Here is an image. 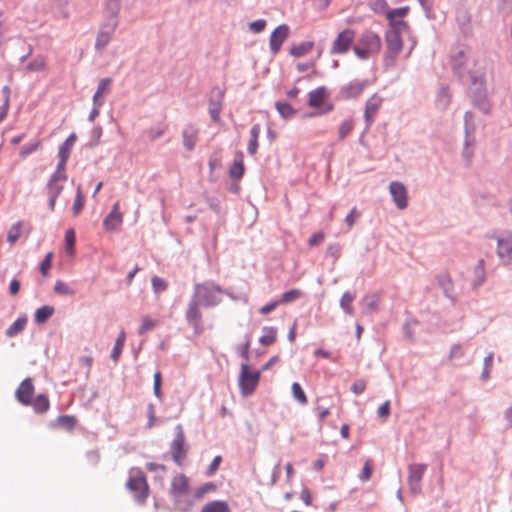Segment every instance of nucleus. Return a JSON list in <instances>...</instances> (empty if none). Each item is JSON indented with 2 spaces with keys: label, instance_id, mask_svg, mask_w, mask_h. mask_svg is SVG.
<instances>
[{
  "label": "nucleus",
  "instance_id": "nucleus-64",
  "mask_svg": "<svg viewBox=\"0 0 512 512\" xmlns=\"http://www.w3.org/2000/svg\"><path fill=\"white\" fill-rule=\"evenodd\" d=\"M63 188H64L63 185L59 184V183L48 182L46 185V190H47L48 196L58 197L61 194Z\"/></svg>",
  "mask_w": 512,
  "mask_h": 512
},
{
  "label": "nucleus",
  "instance_id": "nucleus-12",
  "mask_svg": "<svg viewBox=\"0 0 512 512\" xmlns=\"http://www.w3.org/2000/svg\"><path fill=\"white\" fill-rule=\"evenodd\" d=\"M34 384L30 377L25 378L16 389L15 397L19 403L24 406H30L32 404V398L34 395Z\"/></svg>",
  "mask_w": 512,
  "mask_h": 512
},
{
  "label": "nucleus",
  "instance_id": "nucleus-2",
  "mask_svg": "<svg viewBox=\"0 0 512 512\" xmlns=\"http://www.w3.org/2000/svg\"><path fill=\"white\" fill-rule=\"evenodd\" d=\"M467 84L471 88V100L473 105L482 113L489 114L492 105L488 99L484 74L470 75V80Z\"/></svg>",
  "mask_w": 512,
  "mask_h": 512
},
{
  "label": "nucleus",
  "instance_id": "nucleus-54",
  "mask_svg": "<svg viewBox=\"0 0 512 512\" xmlns=\"http://www.w3.org/2000/svg\"><path fill=\"white\" fill-rule=\"evenodd\" d=\"M498 12L503 16L507 17L512 14V0H498L497 4Z\"/></svg>",
  "mask_w": 512,
  "mask_h": 512
},
{
  "label": "nucleus",
  "instance_id": "nucleus-6",
  "mask_svg": "<svg viewBox=\"0 0 512 512\" xmlns=\"http://www.w3.org/2000/svg\"><path fill=\"white\" fill-rule=\"evenodd\" d=\"M175 437L170 443V452L173 461L181 466L183 460L186 458L188 453V447L185 446L186 438L184 429L181 424H177L174 428Z\"/></svg>",
  "mask_w": 512,
  "mask_h": 512
},
{
  "label": "nucleus",
  "instance_id": "nucleus-52",
  "mask_svg": "<svg viewBox=\"0 0 512 512\" xmlns=\"http://www.w3.org/2000/svg\"><path fill=\"white\" fill-rule=\"evenodd\" d=\"M152 289L154 293L159 294L168 288V283L161 277L154 276L151 279Z\"/></svg>",
  "mask_w": 512,
  "mask_h": 512
},
{
  "label": "nucleus",
  "instance_id": "nucleus-36",
  "mask_svg": "<svg viewBox=\"0 0 512 512\" xmlns=\"http://www.w3.org/2000/svg\"><path fill=\"white\" fill-rule=\"evenodd\" d=\"M264 334L259 338V343L263 346H270L276 341L277 329L273 326H264Z\"/></svg>",
  "mask_w": 512,
  "mask_h": 512
},
{
  "label": "nucleus",
  "instance_id": "nucleus-35",
  "mask_svg": "<svg viewBox=\"0 0 512 512\" xmlns=\"http://www.w3.org/2000/svg\"><path fill=\"white\" fill-rule=\"evenodd\" d=\"M408 12H409L408 6H403V7L388 10L386 13V18L389 21L388 26H392L393 23L405 22L404 20H398L396 18L397 17L403 18L408 14Z\"/></svg>",
  "mask_w": 512,
  "mask_h": 512
},
{
  "label": "nucleus",
  "instance_id": "nucleus-34",
  "mask_svg": "<svg viewBox=\"0 0 512 512\" xmlns=\"http://www.w3.org/2000/svg\"><path fill=\"white\" fill-rule=\"evenodd\" d=\"M33 410L37 414H43L48 411L50 402L46 394H39L36 398L32 399Z\"/></svg>",
  "mask_w": 512,
  "mask_h": 512
},
{
  "label": "nucleus",
  "instance_id": "nucleus-57",
  "mask_svg": "<svg viewBox=\"0 0 512 512\" xmlns=\"http://www.w3.org/2000/svg\"><path fill=\"white\" fill-rule=\"evenodd\" d=\"M400 53H390L389 50H386L383 55V66L388 68H393L396 65V59Z\"/></svg>",
  "mask_w": 512,
  "mask_h": 512
},
{
  "label": "nucleus",
  "instance_id": "nucleus-14",
  "mask_svg": "<svg viewBox=\"0 0 512 512\" xmlns=\"http://www.w3.org/2000/svg\"><path fill=\"white\" fill-rule=\"evenodd\" d=\"M289 35V27L286 24L277 26L270 35V51L273 55H276Z\"/></svg>",
  "mask_w": 512,
  "mask_h": 512
},
{
  "label": "nucleus",
  "instance_id": "nucleus-51",
  "mask_svg": "<svg viewBox=\"0 0 512 512\" xmlns=\"http://www.w3.org/2000/svg\"><path fill=\"white\" fill-rule=\"evenodd\" d=\"M76 242L75 232L73 229H68L65 232V247L66 252L70 255L74 253V246Z\"/></svg>",
  "mask_w": 512,
  "mask_h": 512
},
{
  "label": "nucleus",
  "instance_id": "nucleus-31",
  "mask_svg": "<svg viewBox=\"0 0 512 512\" xmlns=\"http://www.w3.org/2000/svg\"><path fill=\"white\" fill-rule=\"evenodd\" d=\"M381 300L380 293H372L365 295L363 298V303L365 305V312L372 314L378 311L379 303Z\"/></svg>",
  "mask_w": 512,
  "mask_h": 512
},
{
  "label": "nucleus",
  "instance_id": "nucleus-55",
  "mask_svg": "<svg viewBox=\"0 0 512 512\" xmlns=\"http://www.w3.org/2000/svg\"><path fill=\"white\" fill-rule=\"evenodd\" d=\"M21 235V222L15 223L8 231L7 240L9 243L14 244Z\"/></svg>",
  "mask_w": 512,
  "mask_h": 512
},
{
  "label": "nucleus",
  "instance_id": "nucleus-46",
  "mask_svg": "<svg viewBox=\"0 0 512 512\" xmlns=\"http://www.w3.org/2000/svg\"><path fill=\"white\" fill-rule=\"evenodd\" d=\"M291 390L292 395L296 401H298L302 405H306L308 403L307 396L298 382L292 383Z\"/></svg>",
  "mask_w": 512,
  "mask_h": 512
},
{
  "label": "nucleus",
  "instance_id": "nucleus-26",
  "mask_svg": "<svg viewBox=\"0 0 512 512\" xmlns=\"http://www.w3.org/2000/svg\"><path fill=\"white\" fill-rule=\"evenodd\" d=\"M121 7V0H108L106 4L107 23H115L118 26V14Z\"/></svg>",
  "mask_w": 512,
  "mask_h": 512
},
{
  "label": "nucleus",
  "instance_id": "nucleus-38",
  "mask_svg": "<svg viewBox=\"0 0 512 512\" xmlns=\"http://www.w3.org/2000/svg\"><path fill=\"white\" fill-rule=\"evenodd\" d=\"M451 101V94L449 92V88L446 86H442L437 94L436 98V104L438 107H440L442 110H445Z\"/></svg>",
  "mask_w": 512,
  "mask_h": 512
},
{
  "label": "nucleus",
  "instance_id": "nucleus-39",
  "mask_svg": "<svg viewBox=\"0 0 512 512\" xmlns=\"http://www.w3.org/2000/svg\"><path fill=\"white\" fill-rule=\"evenodd\" d=\"M125 338H126V334L125 332L122 330L116 341H115V344H114V347L111 351V354H110V357L111 359L114 361V362H118L119 358H120V355H121V352H122V349L124 347V343H125Z\"/></svg>",
  "mask_w": 512,
  "mask_h": 512
},
{
  "label": "nucleus",
  "instance_id": "nucleus-18",
  "mask_svg": "<svg viewBox=\"0 0 512 512\" xmlns=\"http://www.w3.org/2000/svg\"><path fill=\"white\" fill-rule=\"evenodd\" d=\"M123 223V216L119 212V202H116L111 211L103 220V228L108 232L116 231Z\"/></svg>",
  "mask_w": 512,
  "mask_h": 512
},
{
  "label": "nucleus",
  "instance_id": "nucleus-47",
  "mask_svg": "<svg viewBox=\"0 0 512 512\" xmlns=\"http://www.w3.org/2000/svg\"><path fill=\"white\" fill-rule=\"evenodd\" d=\"M493 357L494 353L489 352L488 355L484 358L483 370L480 376L482 381H487L490 378V369L493 365Z\"/></svg>",
  "mask_w": 512,
  "mask_h": 512
},
{
  "label": "nucleus",
  "instance_id": "nucleus-10",
  "mask_svg": "<svg viewBox=\"0 0 512 512\" xmlns=\"http://www.w3.org/2000/svg\"><path fill=\"white\" fill-rule=\"evenodd\" d=\"M223 100L224 90L219 86L213 87L208 101V112L211 120L215 123L220 121V113L223 108Z\"/></svg>",
  "mask_w": 512,
  "mask_h": 512
},
{
  "label": "nucleus",
  "instance_id": "nucleus-58",
  "mask_svg": "<svg viewBox=\"0 0 512 512\" xmlns=\"http://www.w3.org/2000/svg\"><path fill=\"white\" fill-rule=\"evenodd\" d=\"M370 8L377 14H384L388 11V3L386 0H374L371 2Z\"/></svg>",
  "mask_w": 512,
  "mask_h": 512
},
{
  "label": "nucleus",
  "instance_id": "nucleus-1",
  "mask_svg": "<svg viewBox=\"0 0 512 512\" xmlns=\"http://www.w3.org/2000/svg\"><path fill=\"white\" fill-rule=\"evenodd\" d=\"M224 293L225 291L220 285L212 280H207L194 285L192 297H195L202 306L210 308L221 303V295Z\"/></svg>",
  "mask_w": 512,
  "mask_h": 512
},
{
  "label": "nucleus",
  "instance_id": "nucleus-5",
  "mask_svg": "<svg viewBox=\"0 0 512 512\" xmlns=\"http://www.w3.org/2000/svg\"><path fill=\"white\" fill-rule=\"evenodd\" d=\"M330 93L325 86L317 87L308 93V105L318 109V113H329L334 110V104L329 102Z\"/></svg>",
  "mask_w": 512,
  "mask_h": 512
},
{
  "label": "nucleus",
  "instance_id": "nucleus-21",
  "mask_svg": "<svg viewBox=\"0 0 512 512\" xmlns=\"http://www.w3.org/2000/svg\"><path fill=\"white\" fill-rule=\"evenodd\" d=\"M497 254L499 258L505 263L509 264L512 260V236L498 238L497 240Z\"/></svg>",
  "mask_w": 512,
  "mask_h": 512
},
{
  "label": "nucleus",
  "instance_id": "nucleus-30",
  "mask_svg": "<svg viewBox=\"0 0 512 512\" xmlns=\"http://www.w3.org/2000/svg\"><path fill=\"white\" fill-rule=\"evenodd\" d=\"M112 84L111 78H102L99 83L96 92L93 95V103L96 105H103L104 101L100 99V96L103 93H108L110 91V86Z\"/></svg>",
  "mask_w": 512,
  "mask_h": 512
},
{
  "label": "nucleus",
  "instance_id": "nucleus-41",
  "mask_svg": "<svg viewBox=\"0 0 512 512\" xmlns=\"http://www.w3.org/2000/svg\"><path fill=\"white\" fill-rule=\"evenodd\" d=\"M355 297V294L346 291L342 294V297L340 299V307L348 315L353 314L352 303L355 300Z\"/></svg>",
  "mask_w": 512,
  "mask_h": 512
},
{
  "label": "nucleus",
  "instance_id": "nucleus-23",
  "mask_svg": "<svg viewBox=\"0 0 512 512\" xmlns=\"http://www.w3.org/2000/svg\"><path fill=\"white\" fill-rule=\"evenodd\" d=\"M243 159H244L243 152L237 151L235 154L234 161L229 168V176L234 181H239L244 175L245 167H244Z\"/></svg>",
  "mask_w": 512,
  "mask_h": 512
},
{
  "label": "nucleus",
  "instance_id": "nucleus-44",
  "mask_svg": "<svg viewBox=\"0 0 512 512\" xmlns=\"http://www.w3.org/2000/svg\"><path fill=\"white\" fill-rule=\"evenodd\" d=\"M475 279L473 281V287L477 288L485 282V267L484 260L480 259L474 268Z\"/></svg>",
  "mask_w": 512,
  "mask_h": 512
},
{
  "label": "nucleus",
  "instance_id": "nucleus-45",
  "mask_svg": "<svg viewBox=\"0 0 512 512\" xmlns=\"http://www.w3.org/2000/svg\"><path fill=\"white\" fill-rule=\"evenodd\" d=\"M46 63L45 59L41 55H37L35 58L30 61L27 66L26 70L30 72H40L45 69Z\"/></svg>",
  "mask_w": 512,
  "mask_h": 512
},
{
  "label": "nucleus",
  "instance_id": "nucleus-8",
  "mask_svg": "<svg viewBox=\"0 0 512 512\" xmlns=\"http://www.w3.org/2000/svg\"><path fill=\"white\" fill-rule=\"evenodd\" d=\"M126 487L133 493L134 500L138 504L142 505L146 502L149 495V486L142 472H139L137 476L129 477Z\"/></svg>",
  "mask_w": 512,
  "mask_h": 512
},
{
  "label": "nucleus",
  "instance_id": "nucleus-53",
  "mask_svg": "<svg viewBox=\"0 0 512 512\" xmlns=\"http://www.w3.org/2000/svg\"><path fill=\"white\" fill-rule=\"evenodd\" d=\"M217 486L214 482H207L198 487L194 492V497L197 499L202 498L206 493L216 490Z\"/></svg>",
  "mask_w": 512,
  "mask_h": 512
},
{
  "label": "nucleus",
  "instance_id": "nucleus-25",
  "mask_svg": "<svg viewBox=\"0 0 512 512\" xmlns=\"http://www.w3.org/2000/svg\"><path fill=\"white\" fill-rule=\"evenodd\" d=\"M182 139L186 150L193 151L195 149L198 140V130L194 127V125L189 124L183 129Z\"/></svg>",
  "mask_w": 512,
  "mask_h": 512
},
{
  "label": "nucleus",
  "instance_id": "nucleus-56",
  "mask_svg": "<svg viewBox=\"0 0 512 512\" xmlns=\"http://www.w3.org/2000/svg\"><path fill=\"white\" fill-rule=\"evenodd\" d=\"M474 132H475L474 124H464V133H465L464 144H465V146L474 145V142H475V139L473 136Z\"/></svg>",
  "mask_w": 512,
  "mask_h": 512
},
{
  "label": "nucleus",
  "instance_id": "nucleus-24",
  "mask_svg": "<svg viewBox=\"0 0 512 512\" xmlns=\"http://www.w3.org/2000/svg\"><path fill=\"white\" fill-rule=\"evenodd\" d=\"M77 424V418L74 415H59L55 420L51 421L50 428H60L65 431H72Z\"/></svg>",
  "mask_w": 512,
  "mask_h": 512
},
{
  "label": "nucleus",
  "instance_id": "nucleus-48",
  "mask_svg": "<svg viewBox=\"0 0 512 512\" xmlns=\"http://www.w3.org/2000/svg\"><path fill=\"white\" fill-rule=\"evenodd\" d=\"M84 196L82 193L81 186L79 185L76 190L72 211L74 215H78L84 207Z\"/></svg>",
  "mask_w": 512,
  "mask_h": 512
},
{
  "label": "nucleus",
  "instance_id": "nucleus-29",
  "mask_svg": "<svg viewBox=\"0 0 512 512\" xmlns=\"http://www.w3.org/2000/svg\"><path fill=\"white\" fill-rule=\"evenodd\" d=\"M27 324V316L25 314L19 316L7 329L6 336L12 338L21 333Z\"/></svg>",
  "mask_w": 512,
  "mask_h": 512
},
{
  "label": "nucleus",
  "instance_id": "nucleus-19",
  "mask_svg": "<svg viewBox=\"0 0 512 512\" xmlns=\"http://www.w3.org/2000/svg\"><path fill=\"white\" fill-rule=\"evenodd\" d=\"M437 284L442 289L443 294L447 297L452 304H456L457 295L454 292V284L451 276L447 272H442L436 276Z\"/></svg>",
  "mask_w": 512,
  "mask_h": 512
},
{
  "label": "nucleus",
  "instance_id": "nucleus-32",
  "mask_svg": "<svg viewBox=\"0 0 512 512\" xmlns=\"http://www.w3.org/2000/svg\"><path fill=\"white\" fill-rule=\"evenodd\" d=\"M426 464H411L408 467V482H421L426 471Z\"/></svg>",
  "mask_w": 512,
  "mask_h": 512
},
{
  "label": "nucleus",
  "instance_id": "nucleus-61",
  "mask_svg": "<svg viewBox=\"0 0 512 512\" xmlns=\"http://www.w3.org/2000/svg\"><path fill=\"white\" fill-rule=\"evenodd\" d=\"M154 327H155V322L149 316H145L142 319L141 326L138 330V334L143 335L147 331L152 330Z\"/></svg>",
  "mask_w": 512,
  "mask_h": 512
},
{
  "label": "nucleus",
  "instance_id": "nucleus-15",
  "mask_svg": "<svg viewBox=\"0 0 512 512\" xmlns=\"http://www.w3.org/2000/svg\"><path fill=\"white\" fill-rule=\"evenodd\" d=\"M358 43L367 48L373 54L379 53L382 47L380 36L371 30H365L360 35Z\"/></svg>",
  "mask_w": 512,
  "mask_h": 512
},
{
  "label": "nucleus",
  "instance_id": "nucleus-17",
  "mask_svg": "<svg viewBox=\"0 0 512 512\" xmlns=\"http://www.w3.org/2000/svg\"><path fill=\"white\" fill-rule=\"evenodd\" d=\"M390 194L398 209H405L408 205V196L406 187L398 181H393L389 185Z\"/></svg>",
  "mask_w": 512,
  "mask_h": 512
},
{
  "label": "nucleus",
  "instance_id": "nucleus-49",
  "mask_svg": "<svg viewBox=\"0 0 512 512\" xmlns=\"http://www.w3.org/2000/svg\"><path fill=\"white\" fill-rule=\"evenodd\" d=\"M162 385V374L160 371H156L153 376V393L157 399L160 401L163 398V393L161 390Z\"/></svg>",
  "mask_w": 512,
  "mask_h": 512
},
{
  "label": "nucleus",
  "instance_id": "nucleus-20",
  "mask_svg": "<svg viewBox=\"0 0 512 512\" xmlns=\"http://www.w3.org/2000/svg\"><path fill=\"white\" fill-rule=\"evenodd\" d=\"M172 501L174 510L178 512H189L193 505L194 501L190 495V492L187 493H176V494H169Z\"/></svg>",
  "mask_w": 512,
  "mask_h": 512
},
{
  "label": "nucleus",
  "instance_id": "nucleus-28",
  "mask_svg": "<svg viewBox=\"0 0 512 512\" xmlns=\"http://www.w3.org/2000/svg\"><path fill=\"white\" fill-rule=\"evenodd\" d=\"M275 108L278 111L279 115L284 120H291L297 114V110L290 103H288L286 101H277L275 103Z\"/></svg>",
  "mask_w": 512,
  "mask_h": 512
},
{
  "label": "nucleus",
  "instance_id": "nucleus-50",
  "mask_svg": "<svg viewBox=\"0 0 512 512\" xmlns=\"http://www.w3.org/2000/svg\"><path fill=\"white\" fill-rule=\"evenodd\" d=\"M302 294L303 293L300 289H291V290L284 292L282 294L281 298L278 300L281 301V304L282 303H290V302H293V301L297 300L298 298H300L302 296Z\"/></svg>",
  "mask_w": 512,
  "mask_h": 512
},
{
  "label": "nucleus",
  "instance_id": "nucleus-40",
  "mask_svg": "<svg viewBox=\"0 0 512 512\" xmlns=\"http://www.w3.org/2000/svg\"><path fill=\"white\" fill-rule=\"evenodd\" d=\"M383 103V98L379 96L377 93H374L365 103V111L368 113L377 114L381 105Z\"/></svg>",
  "mask_w": 512,
  "mask_h": 512
},
{
  "label": "nucleus",
  "instance_id": "nucleus-37",
  "mask_svg": "<svg viewBox=\"0 0 512 512\" xmlns=\"http://www.w3.org/2000/svg\"><path fill=\"white\" fill-rule=\"evenodd\" d=\"M314 46V42L313 41H303L297 45H293L291 48H290V55H292L293 57H301L303 55H305L307 52H309Z\"/></svg>",
  "mask_w": 512,
  "mask_h": 512
},
{
  "label": "nucleus",
  "instance_id": "nucleus-16",
  "mask_svg": "<svg viewBox=\"0 0 512 512\" xmlns=\"http://www.w3.org/2000/svg\"><path fill=\"white\" fill-rule=\"evenodd\" d=\"M117 25L115 23H103L98 31L96 41H95V49L97 51H103L106 46L109 44L112 35L114 34Z\"/></svg>",
  "mask_w": 512,
  "mask_h": 512
},
{
  "label": "nucleus",
  "instance_id": "nucleus-42",
  "mask_svg": "<svg viewBox=\"0 0 512 512\" xmlns=\"http://www.w3.org/2000/svg\"><path fill=\"white\" fill-rule=\"evenodd\" d=\"M419 324L415 318H407L402 326L403 334L409 341H414L415 327Z\"/></svg>",
  "mask_w": 512,
  "mask_h": 512
},
{
  "label": "nucleus",
  "instance_id": "nucleus-62",
  "mask_svg": "<svg viewBox=\"0 0 512 512\" xmlns=\"http://www.w3.org/2000/svg\"><path fill=\"white\" fill-rule=\"evenodd\" d=\"M353 51L360 60H367L369 59L370 55L373 54L359 43L353 47Z\"/></svg>",
  "mask_w": 512,
  "mask_h": 512
},
{
  "label": "nucleus",
  "instance_id": "nucleus-4",
  "mask_svg": "<svg viewBox=\"0 0 512 512\" xmlns=\"http://www.w3.org/2000/svg\"><path fill=\"white\" fill-rule=\"evenodd\" d=\"M261 378V371H250L247 363H242L238 377L240 393L248 397L254 393Z\"/></svg>",
  "mask_w": 512,
  "mask_h": 512
},
{
  "label": "nucleus",
  "instance_id": "nucleus-3",
  "mask_svg": "<svg viewBox=\"0 0 512 512\" xmlns=\"http://www.w3.org/2000/svg\"><path fill=\"white\" fill-rule=\"evenodd\" d=\"M410 30L407 22L393 23L392 26H388L385 31V43L386 50L390 53H401L403 49L402 34L408 33Z\"/></svg>",
  "mask_w": 512,
  "mask_h": 512
},
{
  "label": "nucleus",
  "instance_id": "nucleus-7",
  "mask_svg": "<svg viewBox=\"0 0 512 512\" xmlns=\"http://www.w3.org/2000/svg\"><path fill=\"white\" fill-rule=\"evenodd\" d=\"M467 55L463 50L457 51L451 56V66L453 73L457 76L459 81L463 84L468 83L470 75H478L481 72L472 71L467 69Z\"/></svg>",
  "mask_w": 512,
  "mask_h": 512
},
{
  "label": "nucleus",
  "instance_id": "nucleus-60",
  "mask_svg": "<svg viewBox=\"0 0 512 512\" xmlns=\"http://www.w3.org/2000/svg\"><path fill=\"white\" fill-rule=\"evenodd\" d=\"M39 145H40V143L38 141L30 142V143L23 145L20 149V153H19L20 156L27 157L28 155L35 152L38 149Z\"/></svg>",
  "mask_w": 512,
  "mask_h": 512
},
{
  "label": "nucleus",
  "instance_id": "nucleus-22",
  "mask_svg": "<svg viewBox=\"0 0 512 512\" xmlns=\"http://www.w3.org/2000/svg\"><path fill=\"white\" fill-rule=\"evenodd\" d=\"M187 492H190L189 478L183 473L176 474L171 481L169 494Z\"/></svg>",
  "mask_w": 512,
  "mask_h": 512
},
{
  "label": "nucleus",
  "instance_id": "nucleus-13",
  "mask_svg": "<svg viewBox=\"0 0 512 512\" xmlns=\"http://www.w3.org/2000/svg\"><path fill=\"white\" fill-rule=\"evenodd\" d=\"M369 85L368 80H354L341 86L339 95L343 99H354L357 98Z\"/></svg>",
  "mask_w": 512,
  "mask_h": 512
},
{
  "label": "nucleus",
  "instance_id": "nucleus-33",
  "mask_svg": "<svg viewBox=\"0 0 512 512\" xmlns=\"http://www.w3.org/2000/svg\"><path fill=\"white\" fill-rule=\"evenodd\" d=\"M200 512H231V509L226 501L214 500L205 504Z\"/></svg>",
  "mask_w": 512,
  "mask_h": 512
},
{
  "label": "nucleus",
  "instance_id": "nucleus-11",
  "mask_svg": "<svg viewBox=\"0 0 512 512\" xmlns=\"http://www.w3.org/2000/svg\"><path fill=\"white\" fill-rule=\"evenodd\" d=\"M199 305H201L199 301L195 297H191L185 312V319L187 323L193 327L196 334L200 333L202 330V313L199 310Z\"/></svg>",
  "mask_w": 512,
  "mask_h": 512
},
{
  "label": "nucleus",
  "instance_id": "nucleus-63",
  "mask_svg": "<svg viewBox=\"0 0 512 512\" xmlns=\"http://www.w3.org/2000/svg\"><path fill=\"white\" fill-rule=\"evenodd\" d=\"M54 291L60 295L73 294L72 289L63 281L57 280L54 286Z\"/></svg>",
  "mask_w": 512,
  "mask_h": 512
},
{
  "label": "nucleus",
  "instance_id": "nucleus-27",
  "mask_svg": "<svg viewBox=\"0 0 512 512\" xmlns=\"http://www.w3.org/2000/svg\"><path fill=\"white\" fill-rule=\"evenodd\" d=\"M55 309L50 305H43L36 309L34 314V321L36 324L46 323L54 314Z\"/></svg>",
  "mask_w": 512,
  "mask_h": 512
},
{
  "label": "nucleus",
  "instance_id": "nucleus-59",
  "mask_svg": "<svg viewBox=\"0 0 512 512\" xmlns=\"http://www.w3.org/2000/svg\"><path fill=\"white\" fill-rule=\"evenodd\" d=\"M353 129V123L351 120H345L343 121L340 126H339V130H338V134H339V139H344L346 138L350 132L352 131Z\"/></svg>",
  "mask_w": 512,
  "mask_h": 512
},
{
  "label": "nucleus",
  "instance_id": "nucleus-43",
  "mask_svg": "<svg viewBox=\"0 0 512 512\" xmlns=\"http://www.w3.org/2000/svg\"><path fill=\"white\" fill-rule=\"evenodd\" d=\"M77 140L76 133L72 132L66 140L59 146L58 154L70 157L71 149Z\"/></svg>",
  "mask_w": 512,
  "mask_h": 512
},
{
  "label": "nucleus",
  "instance_id": "nucleus-9",
  "mask_svg": "<svg viewBox=\"0 0 512 512\" xmlns=\"http://www.w3.org/2000/svg\"><path fill=\"white\" fill-rule=\"evenodd\" d=\"M355 37V31L353 29L347 28L341 31L337 37L335 38L332 47L330 49V54L332 55H342L349 51L353 40Z\"/></svg>",
  "mask_w": 512,
  "mask_h": 512
}]
</instances>
